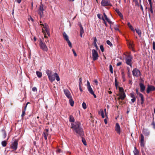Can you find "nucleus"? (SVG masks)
<instances>
[{"mask_svg":"<svg viewBox=\"0 0 155 155\" xmlns=\"http://www.w3.org/2000/svg\"><path fill=\"white\" fill-rule=\"evenodd\" d=\"M71 128L78 135L82 136L84 135V131L81 127V123L80 122H77L74 124H71Z\"/></svg>","mask_w":155,"mask_h":155,"instance_id":"nucleus-1","label":"nucleus"},{"mask_svg":"<svg viewBox=\"0 0 155 155\" xmlns=\"http://www.w3.org/2000/svg\"><path fill=\"white\" fill-rule=\"evenodd\" d=\"M46 73L47 74L50 81L51 82H53L55 80V77L56 80L58 81H60V78L57 73H55L54 75H52L51 74V71L49 70H47L46 71Z\"/></svg>","mask_w":155,"mask_h":155,"instance_id":"nucleus-2","label":"nucleus"},{"mask_svg":"<svg viewBox=\"0 0 155 155\" xmlns=\"http://www.w3.org/2000/svg\"><path fill=\"white\" fill-rule=\"evenodd\" d=\"M39 45L41 49L44 51L47 52L48 50L47 46L44 42H42L41 40L40 41Z\"/></svg>","mask_w":155,"mask_h":155,"instance_id":"nucleus-3","label":"nucleus"},{"mask_svg":"<svg viewBox=\"0 0 155 155\" xmlns=\"http://www.w3.org/2000/svg\"><path fill=\"white\" fill-rule=\"evenodd\" d=\"M132 57L130 55H128L125 58L126 63L127 64L132 67Z\"/></svg>","mask_w":155,"mask_h":155,"instance_id":"nucleus-4","label":"nucleus"},{"mask_svg":"<svg viewBox=\"0 0 155 155\" xmlns=\"http://www.w3.org/2000/svg\"><path fill=\"white\" fill-rule=\"evenodd\" d=\"M63 35L64 39L67 42L69 46L72 47V44L69 39V37L67 34L65 32L63 33Z\"/></svg>","mask_w":155,"mask_h":155,"instance_id":"nucleus-5","label":"nucleus"},{"mask_svg":"<svg viewBox=\"0 0 155 155\" xmlns=\"http://www.w3.org/2000/svg\"><path fill=\"white\" fill-rule=\"evenodd\" d=\"M92 56L93 60L95 61L98 59V54L97 52L95 49H93L92 50Z\"/></svg>","mask_w":155,"mask_h":155,"instance_id":"nucleus-6","label":"nucleus"},{"mask_svg":"<svg viewBox=\"0 0 155 155\" xmlns=\"http://www.w3.org/2000/svg\"><path fill=\"white\" fill-rule=\"evenodd\" d=\"M101 5L104 7L112 6L109 0H102L101 2Z\"/></svg>","mask_w":155,"mask_h":155,"instance_id":"nucleus-7","label":"nucleus"},{"mask_svg":"<svg viewBox=\"0 0 155 155\" xmlns=\"http://www.w3.org/2000/svg\"><path fill=\"white\" fill-rule=\"evenodd\" d=\"M133 75L135 77H138L140 75V71L137 68H135L132 71Z\"/></svg>","mask_w":155,"mask_h":155,"instance_id":"nucleus-8","label":"nucleus"},{"mask_svg":"<svg viewBox=\"0 0 155 155\" xmlns=\"http://www.w3.org/2000/svg\"><path fill=\"white\" fill-rule=\"evenodd\" d=\"M87 90L89 91V92L91 94L94 91H93L92 88L91 87V85L90 84V83L89 81H87Z\"/></svg>","mask_w":155,"mask_h":155,"instance_id":"nucleus-9","label":"nucleus"},{"mask_svg":"<svg viewBox=\"0 0 155 155\" xmlns=\"http://www.w3.org/2000/svg\"><path fill=\"white\" fill-rule=\"evenodd\" d=\"M18 144V142L16 140L14 141L11 145V147L14 150H16L17 148Z\"/></svg>","mask_w":155,"mask_h":155,"instance_id":"nucleus-10","label":"nucleus"},{"mask_svg":"<svg viewBox=\"0 0 155 155\" xmlns=\"http://www.w3.org/2000/svg\"><path fill=\"white\" fill-rule=\"evenodd\" d=\"M64 94L68 98L71 97H72L71 95V93L68 89H64Z\"/></svg>","mask_w":155,"mask_h":155,"instance_id":"nucleus-11","label":"nucleus"},{"mask_svg":"<svg viewBox=\"0 0 155 155\" xmlns=\"http://www.w3.org/2000/svg\"><path fill=\"white\" fill-rule=\"evenodd\" d=\"M115 129L117 133L120 134V128L118 123H116Z\"/></svg>","mask_w":155,"mask_h":155,"instance_id":"nucleus-12","label":"nucleus"},{"mask_svg":"<svg viewBox=\"0 0 155 155\" xmlns=\"http://www.w3.org/2000/svg\"><path fill=\"white\" fill-rule=\"evenodd\" d=\"M155 90V88L154 86L149 85L147 89V93L148 94L150 91H154Z\"/></svg>","mask_w":155,"mask_h":155,"instance_id":"nucleus-13","label":"nucleus"},{"mask_svg":"<svg viewBox=\"0 0 155 155\" xmlns=\"http://www.w3.org/2000/svg\"><path fill=\"white\" fill-rule=\"evenodd\" d=\"M117 95L119 96V98L121 99L122 100H123L126 97V95L124 92L120 93Z\"/></svg>","mask_w":155,"mask_h":155,"instance_id":"nucleus-14","label":"nucleus"},{"mask_svg":"<svg viewBox=\"0 0 155 155\" xmlns=\"http://www.w3.org/2000/svg\"><path fill=\"white\" fill-rule=\"evenodd\" d=\"M141 140L140 141V146L142 147H143L144 146L145 143H144V136L142 134H141Z\"/></svg>","mask_w":155,"mask_h":155,"instance_id":"nucleus-15","label":"nucleus"},{"mask_svg":"<svg viewBox=\"0 0 155 155\" xmlns=\"http://www.w3.org/2000/svg\"><path fill=\"white\" fill-rule=\"evenodd\" d=\"M41 21L40 22V25L43 26L44 27V29H45V31H46L47 32V31H49V30L48 28V25L47 24H46V23H45V25H44L43 24H41Z\"/></svg>","mask_w":155,"mask_h":155,"instance_id":"nucleus-16","label":"nucleus"},{"mask_svg":"<svg viewBox=\"0 0 155 155\" xmlns=\"http://www.w3.org/2000/svg\"><path fill=\"white\" fill-rule=\"evenodd\" d=\"M98 114L101 115L102 118H104L105 117L104 112L103 109H101L100 110L98 111Z\"/></svg>","mask_w":155,"mask_h":155,"instance_id":"nucleus-17","label":"nucleus"},{"mask_svg":"<svg viewBox=\"0 0 155 155\" xmlns=\"http://www.w3.org/2000/svg\"><path fill=\"white\" fill-rule=\"evenodd\" d=\"M143 133L146 136H147L149 135L150 132L149 130L147 129H143Z\"/></svg>","mask_w":155,"mask_h":155,"instance_id":"nucleus-18","label":"nucleus"},{"mask_svg":"<svg viewBox=\"0 0 155 155\" xmlns=\"http://www.w3.org/2000/svg\"><path fill=\"white\" fill-rule=\"evenodd\" d=\"M140 91L141 92H143L145 89V86H144L143 84L142 83L140 84Z\"/></svg>","mask_w":155,"mask_h":155,"instance_id":"nucleus-19","label":"nucleus"},{"mask_svg":"<svg viewBox=\"0 0 155 155\" xmlns=\"http://www.w3.org/2000/svg\"><path fill=\"white\" fill-rule=\"evenodd\" d=\"M94 46L96 47V48L97 49L98 48V46H97V39L96 37H94Z\"/></svg>","mask_w":155,"mask_h":155,"instance_id":"nucleus-20","label":"nucleus"},{"mask_svg":"<svg viewBox=\"0 0 155 155\" xmlns=\"http://www.w3.org/2000/svg\"><path fill=\"white\" fill-rule=\"evenodd\" d=\"M139 96L140 97L141 100V104H142L143 103L144 101V98L143 96V95L141 93H140L139 94Z\"/></svg>","mask_w":155,"mask_h":155,"instance_id":"nucleus-21","label":"nucleus"},{"mask_svg":"<svg viewBox=\"0 0 155 155\" xmlns=\"http://www.w3.org/2000/svg\"><path fill=\"white\" fill-rule=\"evenodd\" d=\"M69 103L71 106H74V101H73L72 97H71V98H69Z\"/></svg>","mask_w":155,"mask_h":155,"instance_id":"nucleus-22","label":"nucleus"},{"mask_svg":"<svg viewBox=\"0 0 155 155\" xmlns=\"http://www.w3.org/2000/svg\"><path fill=\"white\" fill-rule=\"evenodd\" d=\"M134 155H139V151L136 147H134V150L133 151Z\"/></svg>","mask_w":155,"mask_h":155,"instance_id":"nucleus-23","label":"nucleus"},{"mask_svg":"<svg viewBox=\"0 0 155 155\" xmlns=\"http://www.w3.org/2000/svg\"><path fill=\"white\" fill-rule=\"evenodd\" d=\"M135 31L140 36L141 35V32L140 29H136Z\"/></svg>","mask_w":155,"mask_h":155,"instance_id":"nucleus-24","label":"nucleus"},{"mask_svg":"<svg viewBox=\"0 0 155 155\" xmlns=\"http://www.w3.org/2000/svg\"><path fill=\"white\" fill-rule=\"evenodd\" d=\"M36 73L38 78H40L42 76V74L41 72L39 71H36Z\"/></svg>","mask_w":155,"mask_h":155,"instance_id":"nucleus-25","label":"nucleus"},{"mask_svg":"<svg viewBox=\"0 0 155 155\" xmlns=\"http://www.w3.org/2000/svg\"><path fill=\"white\" fill-rule=\"evenodd\" d=\"M69 121L70 122H74V118L71 116H70L69 117Z\"/></svg>","mask_w":155,"mask_h":155,"instance_id":"nucleus-26","label":"nucleus"},{"mask_svg":"<svg viewBox=\"0 0 155 155\" xmlns=\"http://www.w3.org/2000/svg\"><path fill=\"white\" fill-rule=\"evenodd\" d=\"M1 144L3 147H5L7 145L6 141L5 140L3 141L2 142Z\"/></svg>","mask_w":155,"mask_h":155,"instance_id":"nucleus-27","label":"nucleus"},{"mask_svg":"<svg viewBox=\"0 0 155 155\" xmlns=\"http://www.w3.org/2000/svg\"><path fill=\"white\" fill-rule=\"evenodd\" d=\"M80 33H82L83 34L84 33V29H83L82 26L81 24L80 25Z\"/></svg>","mask_w":155,"mask_h":155,"instance_id":"nucleus-28","label":"nucleus"},{"mask_svg":"<svg viewBox=\"0 0 155 155\" xmlns=\"http://www.w3.org/2000/svg\"><path fill=\"white\" fill-rule=\"evenodd\" d=\"M48 135V133H46L45 132H44L43 133V137L45 140L47 139V136Z\"/></svg>","mask_w":155,"mask_h":155,"instance_id":"nucleus-29","label":"nucleus"},{"mask_svg":"<svg viewBox=\"0 0 155 155\" xmlns=\"http://www.w3.org/2000/svg\"><path fill=\"white\" fill-rule=\"evenodd\" d=\"M39 10L42 12V14H43V11H44V9L43 5H41L40 6Z\"/></svg>","mask_w":155,"mask_h":155,"instance_id":"nucleus-30","label":"nucleus"},{"mask_svg":"<svg viewBox=\"0 0 155 155\" xmlns=\"http://www.w3.org/2000/svg\"><path fill=\"white\" fill-rule=\"evenodd\" d=\"M107 45H110L111 47L112 46V44L110 41L107 40Z\"/></svg>","mask_w":155,"mask_h":155,"instance_id":"nucleus-31","label":"nucleus"},{"mask_svg":"<svg viewBox=\"0 0 155 155\" xmlns=\"http://www.w3.org/2000/svg\"><path fill=\"white\" fill-rule=\"evenodd\" d=\"M149 10L151 14H153V7H152V5H150Z\"/></svg>","mask_w":155,"mask_h":155,"instance_id":"nucleus-32","label":"nucleus"},{"mask_svg":"<svg viewBox=\"0 0 155 155\" xmlns=\"http://www.w3.org/2000/svg\"><path fill=\"white\" fill-rule=\"evenodd\" d=\"M109 69L110 73L112 74L113 73V67L111 64L109 65Z\"/></svg>","mask_w":155,"mask_h":155,"instance_id":"nucleus-33","label":"nucleus"},{"mask_svg":"<svg viewBox=\"0 0 155 155\" xmlns=\"http://www.w3.org/2000/svg\"><path fill=\"white\" fill-rule=\"evenodd\" d=\"M82 141L84 145L86 146L87 145L85 139L82 137Z\"/></svg>","mask_w":155,"mask_h":155,"instance_id":"nucleus-34","label":"nucleus"},{"mask_svg":"<svg viewBox=\"0 0 155 155\" xmlns=\"http://www.w3.org/2000/svg\"><path fill=\"white\" fill-rule=\"evenodd\" d=\"M82 107H83V108L84 109H86L87 108V106H86V103L84 102H83V103H82Z\"/></svg>","mask_w":155,"mask_h":155,"instance_id":"nucleus-35","label":"nucleus"},{"mask_svg":"<svg viewBox=\"0 0 155 155\" xmlns=\"http://www.w3.org/2000/svg\"><path fill=\"white\" fill-rule=\"evenodd\" d=\"M130 96L132 98H136L135 96L133 93H130Z\"/></svg>","mask_w":155,"mask_h":155,"instance_id":"nucleus-36","label":"nucleus"},{"mask_svg":"<svg viewBox=\"0 0 155 155\" xmlns=\"http://www.w3.org/2000/svg\"><path fill=\"white\" fill-rule=\"evenodd\" d=\"M115 85L116 88L117 89L118 84V82L117 81V79L116 78L115 79Z\"/></svg>","mask_w":155,"mask_h":155,"instance_id":"nucleus-37","label":"nucleus"},{"mask_svg":"<svg viewBox=\"0 0 155 155\" xmlns=\"http://www.w3.org/2000/svg\"><path fill=\"white\" fill-rule=\"evenodd\" d=\"M119 90L120 91V92H124V90L123 88L122 87H119Z\"/></svg>","mask_w":155,"mask_h":155,"instance_id":"nucleus-38","label":"nucleus"},{"mask_svg":"<svg viewBox=\"0 0 155 155\" xmlns=\"http://www.w3.org/2000/svg\"><path fill=\"white\" fill-rule=\"evenodd\" d=\"M105 20L108 22L110 24L112 23V22L110 21V20L107 18Z\"/></svg>","mask_w":155,"mask_h":155,"instance_id":"nucleus-39","label":"nucleus"},{"mask_svg":"<svg viewBox=\"0 0 155 155\" xmlns=\"http://www.w3.org/2000/svg\"><path fill=\"white\" fill-rule=\"evenodd\" d=\"M26 109H25L24 108V110L23 111H22V114L21 115V117H23L24 116V115L25 114V111H26Z\"/></svg>","mask_w":155,"mask_h":155,"instance_id":"nucleus-40","label":"nucleus"},{"mask_svg":"<svg viewBox=\"0 0 155 155\" xmlns=\"http://www.w3.org/2000/svg\"><path fill=\"white\" fill-rule=\"evenodd\" d=\"M129 28L133 32H135V30L132 26L131 25Z\"/></svg>","mask_w":155,"mask_h":155,"instance_id":"nucleus-41","label":"nucleus"},{"mask_svg":"<svg viewBox=\"0 0 155 155\" xmlns=\"http://www.w3.org/2000/svg\"><path fill=\"white\" fill-rule=\"evenodd\" d=\"M100 48L101 49V51L103 52L104 51V47L102 45H101L100 47Z\"/></svg>","mask_w":155,"mask_h":155,"instance_id":"nucleus-42","label":"nucleus"},{"mask_svg":"<svg viewBox=\"0 0 155 155\" xmlns=\"http://www.w3.org/2000/svg\"><path fill=\"white\" fill-rule=\"evenodd\" d=\"M32 90L34 92L36 91H37V89L36 87H34L32 88Z\"/></svg>","mask_w":155,"mask_h":155,"instance_id":"nucleus-43","label":"nucleus"},{"mask_svg":"<svg viewBox=\"0 0 155 155\" xmlns=\"http://www.w3.org/2000/svg\"><path fill=\"white\" fill-rule=\"evenodd\" d=\"M102 19L104 21V23L105 24V25L106 26H107V25L105 21V19L104 18L102 17Z\"/></svg>","mask_w":155,"mask_h":155,"instance_id":"nucleus-44","label":"nucleus"},{"mask_svg":"<svg viewBox=\"0 0 155 155\" xmlns=\"http://www.w3.org/2000/svg\"><path fill=\"white\" fill-rule=\"evenodd\" d=\"M118 15L122 19L123 18V15L121 12L120 13H119V14H118Z\"/></svg>","mask_w":155,"mask_h":155,"instance_id":"nucleus-45","label":"nucleus"},{"mask_svg":"<svg viewBox=\"0 0 155 155\" xmlns=\"http://www.w3.org/2000/svg\"><path fill=\"white\" fill-rule=\"evenodd\" d=\"M97 16L99 19H102V18H101V15L100 14H98L97 15Z\"/></svg>","mask_w":155,"mask_h":155,"instance_id":"nucleus-46","label":"nucleus"},{"mask_svg":"<svg viewBox=\"0 0 155 155\" xmlns=\"http://www.w3.org/2000/svg\"><path fill=\"white\" fill-rule=\"evenodd\" d=\"M72 50L74 56H77V54L75 51L73 49Z\"/></svg>","mask_w":155,"mask_h":155,"instance_id":"nucleus-47","label":"nucleus"},{"mask_svg":"<svg viewBox=\"0 0 155 155\" xmlns=\"http://www.w3.org/2000/svg\"><path fill=\"white\" fill-rule=\"evenodd\" d=\"M38 14L40 15V16L41 17H42L43 16V14H42V12L39 11L38 12Z\"/></svg>","mask_w":155,"mask_h":155,"instance_id":"nucleus-48","label":"nucleus"},{"mask_svg":"<svg viewBox=\"0 0 155 155\" xmlns=\"http://www.w3.org/2000/svg\"><path fill=\"white\" fill-rule=\"evenodd\" d=\"M114 28L115 30L116 31H119V29L117 27V26L116 25V26H114Z\"/></svg>","mask_w":155,"mask_h":155,"instance_id":"nucleus-49","label":"nucleus"},{"mask_svg":"<svg viewBox=\"0 0 155 155\" xmlns=\"http://www.w3.org/2000/svg\"><path fill=\"white\" fill-rule=\"evenodd\" d=\"M94 82L96 84V85L98 84V81L97 80L95 79L94 81Z\"/></svg>","mask_w":155,"mask_h":155,"instance_id":"nucleus-50","label":"nucleus"},{"mask_svg":"<svg viewBox=\"0 0 155 155\" xmlns=\"http://www.w3.org/2000/svg\"><path fill=\"white\" fill-rule=\"evenodd\" d=\"M136 100V98H132L131 100V101L132 103H134Z\"/></svg>","mask_w":155,"mask_h":155,"instance_id":"nucleus-51","label":"nucleus"},{"mask_svg":"<svg viewBox=\"0 0 155 155\" xmlns=\"http://www.w3.org/2000/svg\"><path fill=\"white\" fill-rule=\"evenodd\" d=\"M153 50H155V42H153Z\"/></svg>","mask_w":155,"mask_h":155,"instance_id":"nucleus-52","label":"nucleus"},{"mask_svg":"<svg viewBox=\"0 0 155 155\" xmlns=\"http://www.w3.org/2000/svg\"><path fill=\"white\" fill-rule=\"evenodd\" d=\"M28 20L29 21L31 20L32 22H33L34 21L33 19L31 17H30V18H29Z\"/></svg>","mask_w":155,"mask_h":155,"instance_id":"nucleus-53","label":"nucleus"},{"mask_svg":"<svg viewBox=\"0 0 155 155\" xmlns=\"http://www.w3.org/2000/svg\"><path fill=\"white\" fill-rule=\"evenodd\" d=\"M148 2H149V3L150 5H152L151 0H148Z\"/></svg>","mask_w":155,"mask_h":155,"instance_id":"nucleus-54","label":"nucleus"},{"mask_svg":"<svg viewBox=\"0 0 155 155\" xmlns=\"http://www.w3.org/2000/svg\"><path fill=\"white\" fill-rule=\"evenodd\" d=\"M121 64V62H119L117 63V66H119Z\"/></svg>","mask_w":155,"mask_h":155,"instance_id":"nucleus-55","label":"nucleus"},{"mask_svg":"<svg viewBox=\"0 0 155 155\" xmlns=\"http://www.w3.org/2000/svg\"><path fill=\"white\" fill-rule=\"evenodd\" d=\"M79 84H82L81 78H80L79 79Z\"/></svg>","mask_w":155,"mask_h":155,"instance_id":"nucleus-56","label":"nucleus"},{"mask_svg":"<svg viewBox=\"0 0 155 155\" xmlns=\"http://www.w3.org/2000/svg\"><path fill=\"white\" fill-rule=\"evenodd\" d=\"M91 94L93 95L94 96V98H96L97 97L96 96V95L94 94V92H93L92 94Z\"/></svg>","mask_w":155,"mask_h":155,"instance_id":"nucleus-57","label":"nucleus"},{"mask_svg":"<svg viewBox=\"0 0 155 155\" xmlns=\"http://www.w3.org/2000/svg\"><path fill=\"white\" fill-rule=\"evenodd\" d=\"M151 124H152V125H153L154 126V127H155V124L154 121H153L152 122Z\"/></svg>","mask_w":155,"mask_h":155,"instance_id":"nucleus-58","label":"nucleus"},{"mask_svg":"<svg viewBox=\"0 0 155 155\" xmlns=\"http://www.w3.org/2000/svg\"><path fill=\"white\" fill-rule=\"evenodd\" d=\"M127 25L129 27L131 26L130 23L129 22H128Z\"/></svg>","mask_w":155,"mask_h":155,"instance_id":"nucleus-59","label":"nucleus"},{"mask_svg":"<svg viewBox=\"0 0 155 155\" xmlns=\"http://www.w3.org/2000/svg\"><path fill=\"white\" fill-rule=\"evenodd\" d=\"M104 121L105 124H107V119H104Z\"/></svg>","mask_w":155,"mask_h":155,"instance_id":"nucleus-60","label":"nucleus"},{"mask_svg":"<svg viewBox=\"0 0 155 155\" xmlns=\"http://www.w3.org/2000/svg\"><path fill=\"white\" fill-rule=\"evenodd\" d=\"M130 70L129 69H128V75L129 77H130Z\"/></svg>","mask_w":155,"mask_h":155,"instance_id":"nucleus-61","label":"nucleus"},{"mask_svg":"<svg viewBox=\"0 0 155 155\" xmlns=\"http://www.w3.org/2000/svg\"><path fill=\"white\" fill-rule=\"evenodd\" d=\"M61 150L60 149H58L57 150V152L58 153H60L61 152Z\"/></svg>","mask_w":155,"mask_h":155,"instance_id":"nucleus-62","label":"nucleus"},{"mask_svg":"<svg viewBox=\"0 0 155 155\" xmlns=\"http://www.w3.org/2000/svg\"><path fill=\"white\" fill-rule=\"evenodd\" d=\"M47 34L49 36H50V31H47V32H46Z\"/></svg>","mask_w":155,"mask_h":155,"instance_id":"nucleus-63","label":"nucleus"},{"mask_svg":"<svg viewBox=\"0 0 155 155\" xmlns=\"http://www.w3.org/2000/svg\"><path fill=\"white\" fill-rule=\"evenodd\" d=\"M115 11L117 13L119 11V9L117 8H116L115 9Z\"/></svg>","mask_w":155,"mask_h":155,"instance_id":"nucleus-64","label":"nucleus"}]
</instances>
